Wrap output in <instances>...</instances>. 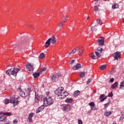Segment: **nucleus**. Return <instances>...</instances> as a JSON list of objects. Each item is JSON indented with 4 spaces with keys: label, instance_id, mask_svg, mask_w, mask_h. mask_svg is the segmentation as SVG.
Segmentation results:
<instances>
[{
    "label": "nucleus",
    "instance_id": "40",
    "mask_svg": "<svg viewBox=\"0 0 124 124\" xmlns=\"http://www.w3.org/2000/svg\"><path fill=\"white\" fill-rule=\"evenodd\" d=\"M47 68H46V67H42L41 68V69L40 70V71H42H42H46Z\"/></svg>",
    "mask_w": 124,
    "mask_h": 124
},
{
    "label": "nucleus",
    "instance_id": "11",
    "mask_svg": "<svg viewBox=\"0 0 124 124\" xmlns=\"http://www.w3.org/2000/svg\"><path fill=\"white\" fill-rule=\"evenodd\" d=\"M10 103H13L14 105H17L18 104V101H15V96H13L11 97Z\"/></svg>",
    "mask_w": 124,
    "mask_h": 124
},
{
    "label": "nucleus",
    "instance_id": "3",
    "mask_svg": "<svg viewBox=\"0 0 124 124\" xmlns=\"http://www.w3.org/2000/svg\"><path fill=\"white\" fill-rule=\"evenodd\" d=\"M51 42L52 44H56V42L57 41L56 40V36L55 35H53L51 38H49L45 43V47L46 48H48L49 46L51 45Z\"/></svg>",
    "mask_w": 124,
    "mask_h": 124
},
{
    "label": "nucleus",
    "instance_id": "53",
    "mask_svg": "<svg viewBox=\"0 0 124 124\" xmlns=\"http://www.w3.org/2000/svg\"><path fill=\"white\" fill-rule=\"evenodd\" d=\"M74 62H75V60H73L71 62V64H72L73 63H74Z\"/></svg>",
    "mask_w": 124,
    "mask_h": 124
},
{
    "label": "nucleus",
    "instance_id": "24",
    "mask_svg": "<svg viewBox=\"0 0 124 124\" xmlns=\"http://www.w3.org/2000/svg\"><path fill=\"white\" fill-rule=\"evenodd\" d=\"M54 93L56 94H58V97L60 96V94L62 93V92L61 91H59L58 89L54 91Z\"/></svg>",
    "mask_w": 124,
    "mask_h": 124
},
{
    "label": "nucleus",
    "instance_id": "15",
    "mask_svg": "<svg viewBox=\"0 0 124 124\" xmlns=\"http://www.w3.org/2000/svg\"><path fill=\"white\" fill-rule=\"evenodd\" d=\"M40 74H42V71H40L38 73H35L33 74V76L34 77V78H37L39 77V75Z\"/></svg>",
    "mask_w": 124,
    "mask_h": 124
},
{
    "label": "nucleus",
    "instance_id": "52",
    "mask_svg": "<svg viewBox=\"0 0 124 124\" xmlns=\"http://www.w3.org/2000/svg\"><path fill=\"white\" fill-rule=\"evenodd\" d=\"M109 82L113 83L114 82V78H111L110 79Z\"/></svg>",
    "mask_w": 124,
    "mask_h": 124
},
{
    "label": "nucleus",
    "instance_id": "48",
    "mask_svg": "<svg viewBox=\"0 0 124 124\" xmlns=\"http://www.w3.org/2000/svg\"><path fill=\"white\" fill-rule=\"evenodd\" d=\"M91 31H96V28L94 27H92L91 28Z\"/></svg>",
    "mask_w": 124,
    "mask_h": 124
},
{
    "label": "nucleus",
    "instance_id": "10",
    "mask_svg": "<svg viewBox=\"0 0 124 124\" xmlns=\"http://www.w3.org/2000/svg\"><path fill=\"white\" fill-rule=\"evenodd\" d=\"M98 43H99V46L103 45L104 44V38L103 37H100L97 40Z\"/></svg>",
    "mask_w": 124,
    "mask_h": 124
},
{
    "label": "nucleus",
    "instance_id": "4",
    "mask_svg": "<svg viewBox=\"0 0 124 124\" xmlns=\"http://www.w3.org/2000/svg\"><path fill=\"white\" fill-rule=\"evenodd\" d=\"M67 19H68V17L66 16H64L63 17L62 20L60 21V22L59 23V24H58L59 29H60V30L62 29L63 26V24L66 22V21H67Z\"/></svg>",
    "mask_w": 124,
    "mask_h": 124
},
{
    "label": "nucleus",
    "instance_id": "61",
    "mask_svg": "<svg viewBox=\"0 0 124 124\" xmlns=\"http://www.w3.org/2000/svg\"><path fill=\"white\" fill-rule=\"evenodd\" d=\"M30 27H31V28H32V26L31 25H30Z\"/></svg>",
    "mask_w": 124,
    "mask_h": 124
},
{
    "label": "nucleus",
    "instance_id": "31",
    "mask_svg": "<svg viewBox=\"0 0 124 124\" xmlns=\"http://www.w3.org/2000/svg\"><path fill=\"white\" fill-rule=\"evenodd\" d=\"M51 80H53V82H55V80H56V76H54V74H52L51 76Z\"/></svg>",
    "mask_w": 124,
    "mask_h": 124
},
{
    "label": "nucleus",
    "instance_id": "1",
    "mask_svg": "<svg viewBox=\"0 0 124 124\" xmlns=\"http://www.w3.org/2000/svg\"><path fill=\"white\" fill-rule=\"evenodd\" d=\"M42 100H43L44 102V104L45 105H52L54 103V100L52 98L51 96H47V97L43 96L41 97Z\"/></svg>",
    "mask_w": 124,
    "mask_h": 124
},
{
    "label": "nucleus",
    "instance_id": "26",
    "mask_svg": "<svg viewBox=\"0 0 124 124\" xmlns=\"http://www.w3.org/2000/svg\"><path fill=\"white\" fill-rule=\"evenodd\" d=\"M102 50H103L102 48L99 47L96 49L95 52H97L98 53H102Z\"/></svg>",
    "mask_w": 124,
    "mask_h": 124
},
{
    "label": "nucleus",
    "instance_id": "34",
    "mask_svg": "<svg viewBox=\"0 0 124 124\" xmlns=\"http://www.w3.org/2000/svg\"><path fill=\"white\" fill-rule=\"evenodd\" d=\"M44 57H45V54H44V53H42L40 54L39 58V59H43V58H44Z\"/></svg>",
    "mask_w": 124,
    "mask_h": 124
},
{
    "label": "nucleus",
    "instance_id": "20",
    "mask_svg": "<svg viewBox=\"0 0 124 124\" xmlns=\"http://www.w3.org/2000/svg\"><path fill=\"white\" fill-rule=\"evenodd\" d=\"M72 101H73V99L69 98H67L65 100V102H66V103H71Z\"/></svg>",
    "mask_w": 124,
    "mask_h": 124
},
{
    "label": "nucleus",
    "instance_id": "49",
    "mask_svg": "<svg viewBox=\"0 0 124 124\" xmlns=\"http://www.w3.org/2000/svg\"><path fill=\"white\" fill-rule=\"evenodd\" d=\"M91 110H97V108H94V107H92L91 108Z\"/></svg>",
    "mask_w": 124,
    "mask_h": 124
},
{
    "label": "nucleus",
    "instance_id": "43",
    "mask_svg": "<svg viewBox=\"0 0 124 124\" xmlns=\"http://www.w3.org/2000/svg\"><path fill=\"white\" fill-rule=\"evenodd\" d=\"M92 80H93V79H92V78H89V79H88V81H87V85H89V83H91V82H92Z\"/></svg>",
    "mask_w": 124,
    "mask_h": 124
},
{
    "label": "nucleus",
    "instance_id": "50",
    "mask_svg": "<svg viewBox=\"0 0 124 124\" xmlns=\"http://www.w3.org/2000/svg\"><path fill=\"white\" fill-rule=\"evenodd\" d=\"M47 96H50V93L47 92L46 93V97H47Z\"/></svg>",
    "mask_w": 124,
    "mask_h": 124
},
{
    "label": "nucleus",
    "instance_id": "16",
    "mask_svg": "<svg viewBox=\"0 0 124 124\" xmlns=\"http://www.w3.org/2000/svg\"><path fill=\"white\" fill-rule=\"evenodd\" d=\"M6 121H7V117H4L3 116H1L0 117V122H4V123H6Z\"/></svg>",
    "mask_w": 124,
    "mask_h": 124
},
{
    "label": "nucleus",
    "instance_id": "38",
    "mask_svg": "<svg viewBox=\"0 0 124 124\" xmlns=\"http://www.w3.org/2000/svg\"><path fill=\"white\" fill-rule=\"evenodd\" d=\"M57 90L60 92H61V93H62V92H63V87H59Z\"/></svg>",
    "mask_w": 124,
    "mask_h": 124
},
{
    "label": "nucleus",
    "instance_id": "8",
    "mask_svg": "<svg viewBox=\"0 0 124 124\" xmlns=\"http://www.w3.org/2000/svg\"><path fill=\"white\" fill-rule=\"evenodd\" d=\"M113 57L115 58V60H118L119 58H121V53L117 51L113 54Z\"/></svg>",
    "mask_w": 124,
    "mask_h": 124
},
{
    "label": "nucleus",
    "instance_id": "12",
    "mask_svg": "<svg viewBox=\"0 0 124 124\" xmlns=\"http://www.w3.org/2000/svg\"><path fill=\"white\" fill-rule=\"evenodd\" d=\"M81 67H82V66H81V64L77 63L73 66V70H78V69H80Z\"/></svg>",
    "mask_w": 124,
    "mask_h": 124
},
{
    "label": "nucleus",
    "instance_id": "33",
    "mask_svg": "<svg viewBox=\"0 0 124 124\" xmlns=\"http://www.w3.org/2000/svg\"><path fill=\"white\" fill-rule=\"evenodd\" d=\"M105 68H106V65H101L100 67V70H104V69H105Z\"/></svg>",
    "mask_w": 124,
    "mask_h": 124
},
{
    "label": "nucleus",
    "instance_id": "57",
    "mask_svg": "<svg viewBox=\"0 0 124 124\" xmlns=\"http://www.w3.org/2000/svg\"><path fill=\"white\" fill-rule=\"evenodd\" d=\"M90 19V16H88L87 18V20H89Z\"/></svg>",
    "mask_w": 124,
    "mask_h": 124
},
{
    "label": "nucleus",
    "instance_id": "22",
    "mask_svg": "<svg viewBox=\"0 0 124 124\" xmlns=\"http://www.w3.org/2000/svg\"><path fill=\"white\" fill-rule=\"evenodd\" d=\"M95 54L97 57V60H98V59H99V58H100V57L101 56V53L100 52H97L95 51Z\"/></svg>",
    "mask_w": 124,
    "mask_h": 124
},
{
    "label": "nucleus",
    "instance_id": "9",
    "mask_svg": "<svg viewBox=\"0 0 124 124\" xmlns=\"http://www.w3.org/2000/svg\"><path fill=\"white\" fill-rule=\"evenodd\" d=\"M71 108V106L69 104L65 105L63 106V110L65 112H68L70 108Z\"/></svg>",
    "mask_w": 124,
    "mask_h": 124
},
{
    "label": "nucleus",
    "instance_id": "55",
    "mask_svg": "<svg viewBox=\"0 0 124 124\" xmlns=\"http://www.w3.org/2000/svg\"><path fill=\"white\" fill-rule=\"evenodd\" d=\"M3 113H4V112H3L2 111L0 112V115H3Z\"/></svg>",
    "mask_w": 124,
    "mask_h": 124
},
{
    "label": "nucleus",
    "instance_id": "36",
    "mask_svg": "<svg viewBox=\"0 0 124 124\" xmlns=\"http://www.w3.org/2000/svg\"><path fill=\"white\" fill-rule=\"evenodd\" d=\"M79 75H80V77H84V76H85V75H86V74L84 72H80L79 73Z\"/></svg>",
    "mask_w": 124,
    "mask_h": 124
},
{
    "label": "nucleus",
    "instance_id": "13",
    "mask_svg": "<svg viewBox=\"0 0 124 124\" xmlns=\"http://www.w3.org/2000/svg\"><path fill=\"white\" fill-rule=\"evenodd\" d=\"M44 105H42L41 106L39 107L36 110V113H39L40 112H42L44 110Z\"/></svg>",
    "mask_w": 124,
    "mask_h": 124
},
{
    "label": "nucleus",
    "instance_id": "32",
    "mask_svg": "<svg viewBox=\"0 0 124 124\" xmlns=\"http://www.w3.org/2000/svg\"><path fill=\"white\" fill-rule=\"evenodd\" d=\"M89 105L91 106V107H94V106H95V104H94V102H93L89 103Z\"/></svg>",
    "mask_w": 124,
    "mask_h": 124
},
{
    "label": "nucleus",
    "instance_id": "35",
    "mask_svg": "<svg viewBox=\"0 0 124 124\" xmlns=\"http://www.w3.org/2000/svg\"><path fill=\"white\" fill-rule=\"evenodd\" d=\"M124 87V80L121 82V84L120 85V89H123Z\"/></svg>",
    "mask_w": 124,
    "mask_h": 124
},
{
    "label": "nucleus",
    "instance_id": "25",
    "mask_svg": "<svg viewBox=\"0 0 124 124\" xmlns=\"http://www.w3.org/2000/svg\"><path fill=\"white\" fill-rule=\"evenodd\" d=\"M80 94V91H76L74 93V96H78Z\"/></svg>",
    "mask_w": 124,
    "mask_h": 124
},
{
    "label": "nucleus",
    "instance_id": "59",
    "mask_svg": "<svg viewBox=\"0 0 124 124\" xmlns=\"http://www.w3.org/2000/svg\"><path fill=\"white\" fill-rule=\"evenodd\" d=\"M94 1L97 2L98 1V0H94Z\"/></svg>",
    "mask_w": 124,
    "mask_h": 124
},
{
    "label": "nucleus",
    "instance_id": "45",
    "mask_svg": "<svg viewBox=\"0 0 124 124\" xmlns=\"http://www.w3.org/2000/svg\"><path fill=\"white\" fill-rule=\"evenodd\" d=\"M78 124H83V121L80 119L78 120Z\"/></svg>",
    "mask_w": 124,
    "mask_h": 124
},
{
    "label": "nucleus",
    "instance_id": "23",
    "mask_svg": "<svg viewBox=\"0 0 124 124\" xmlns=\"http://www.w3.org/2000/svg\"><path fill=\"white\" fill-rule=\"evenodd\" d=\"M90 58H92L93 60H95L96 59V56L94 55V53H93L90 54Z\"/></svg>",
    "mask_w": 124,
    "mask_h": 124
},
{
    "label": "nucleus",
    "instance_id": "58",
    "mask_svg": "<svg viewBox=\"0 0 124 124\" xmlns=\"http://www.w3.org/2000/svg\"><path fill=\"white\" fill-rule=\"evenodd\" d=\"M93 92L94 93H96V90H94Z\"/></svg>",
    "mask_w": 124,
    "mask_h": 124
},
{
    "label": "nucleus",
    "instance_id": "28",
    "mask_svg": "<svg viewBox=\"0 0 124 124\" xmlns=\"http://www.w3.org/2000/svg\"><path fill=\"white\" fill-rule=\"evenodd\" d=\"M3 115H4V116H12V113L11 112H4L3 113Z\"/></svg>",
    "mask_w": 124,
    "mask_h": 124
},
{
    "label": "nucleus",
    "instance_id": "6",
    "mask_svg": "<svg viewBox=\"0 0 124 124\" xmlns=\"http://www.w3.org/2000/svg\"><path fill=\"white\" fill-rule=\"evenodd\" d=\"M77 48V51L78 52V55H79V56H80V57H81V56H82V55H83V53H84L83 52V50H84L83 49V47L82 46H77L76 47Z\"/></svg>",
    "mask_w": 124,
    "mask_h": 124
},
{
    "label": "nucleus",
    "instance_id": "29",
    "mask_svg": "<svg viewBox=\"0 0 124 124\" xmlns=\"http://www.w3.org/2000/svg\"><path fill=\"white\" fill-rule=\"evenodd\" d=\"M99 6H100L99 5H98V6H94V11H99V9L98 8Z\"/></svg>",
    "mask_w": 124,
    "mask_h": 124
},
{
    "label": "nucleus",
    "instance_id": "62",
    "mask_svg": "<svg viewBox=\"0 0 124 124\" xmlns=\"http://www.w3.org/2000/svg\"><path fill=\"white\" fill-rule=\"evenodd\" d=\"M123 22L124 23V19H123Z\"/></svg>",
    "mask_w": 124,
    "mask_h": 124
},
{
    "label": "nucleus",
    "instance_id": "18",
    "mask_svg": "<svg viewBox=\"0 0 124 124\" xmlns=\"http://www.w3.org/2000/svg\"><path fill=\"white\" fill-rule=\"evenodd\" d=\"M118 85H119V82H118V81H116L111 85V88L112 89H116V88H117V87L118 86Z\"/></svg>",
    "mask_w": 124,
    "mask_h": 124
},
{
    "label": "nucleus",
    "instance_id": "19",
    "mask_svg": "<svg viewBox=\"0 0 124 124\" xmlns=\"http://www.w3.org/2000/svg\"><path fill=\"white\" fill-rule=\"evenodd\" d=\"M33 116V113L31 112L30 114H29V122H32V117Z\"/></svg>",
    "mask_w": 124,
    "mask_h": 124
},
{
    "label": "nucleus",
    "instance_id": "7",
    "mask_svg": "<svg viewBox=\"0 0 124 124\" xmlns=\"http://www.w3.org/2000/svg\"><path fill=\"white\" fill-rule=\"evenodd\" d=\"M68 96V93L66 92H62L61 93V94H60V95H59V98H65L66 96Z\"/></svg>",
    "mask_w": 124,
    "mask_h": 124
},
{
    "label": "nucleus",
    "instance_id": "14",
    "mask_svg": "<svg viewBox=\"0 0 124 124\" xmlns=\"http://www.w3.org/2000/svg\"><path fill=\"white\" fill-rule=\"evenodd\" d=\"M104 96H105V94H102L100 95L99 97V99L101 102H103V101L105 100L106 98H107V96L105 97V98H104Z\"/></svg>",
    "mask_w": 124,
    "mask_h": 124
},
{
    "label": "nucleus",
    "instance_id": "41",
    "mask_svg": "<svg viewBox=\"0 0 124 124\" xmlns=\"http://www.w3.org/2000/svg\"><path fill=\"white\" fill-rule=\"evenodd\" d=\"M108 97H112V96H113V93L111 92L110 93H109L108 94Z\"/></svg>",
    "mask_w": 124,
    "mask_h": 124
},
{
    "label": "nucleus",
    "instance_id": "47",
    "mask_svg": "<svg viewBox=\"0 0 124 124\" xmlns=\"http://www.w3.org/2000/svg\"><path fill=\"white\" fill-rule=\"evenodd\" d=\"M109 104H110L109 103L105 104V105H104L105 108H107V107H108V105H109Z\"/></svg>",
    "mask_w": 124,
    "mask_h": 124
},
{
    "label": "nucleus",
    "instance_id": "27",
    "mask_svg": "<svg viewBox=\"0 0 124 124\" xmlns=\"http://www.w3.org/2000/svg\"><path fill=\"white\" fill-rule=\"evenodd\" d=\"M3 103L5 104L6 105L7 104H8V103H9V102H10V100L8 99H5L3 101Z\"/></svg>",
    "mask_w": 124,
    "mask_h": 124
},
{
    "label": "nucleus",
    "instance_id": "39",
    "mask_svg": "<svg viewBox=\"0 0 124 124\" xmlns=\"http://www.w3.org/2000/svg\"><path fill=\"white\" fill-rule=\"evenodd\" d=\"M97 23L99 25H102V20L100 19H97Z\"/></svg>",
    "mask_w": 124,
    "mask_h": 124
},
{
    "label": "nucleus",
    "instance_id": "30",
    "mask_svg": "<svg viewBox=\"0 0 124 124\" xmlns=\"http://www.w3.org/2000/svg\"><path fill=\"white\" fill-rule=\"evenodd\" d=\"M118 7L119 5L117 4H114L112 6V9H116V8H118Z\"/></svg>",
    "mask_w": 124,
    "mask_h": 124
},
{
    "label": "nucleus",
    "instance_id": "2",
    "mask_svg": "<svg viewBox=\"0 0 124 124\" xmlns=\"http://www.w3.org/2000/svg\"><path fill=\"white\" fill-rule=\"evenodd\" d=\"M19 71H20V69L18 68H14L13 70H12V69H10L6 71V74H7V75H8V76L13 75V76L16 77V76H17V73H18Z\"/></svg>",
    "mask_w": 124,
    "mask_h": 124
},
{
    "label": "nucleus",
    "instance_id": "5",
    "mask_svg": "<svg viewBox=\"0 0 124 124\" xmlns=\"http://www.w3.org/2000/svg\"><path fill=\"white\" fill-rule=\"evenodd\" d=\"M34 64L28 63L26 65V69L28 71H30L31 72H33V66H34Z\"/></svg>",
    "mask_w": 124,
    "mask_h": 124
},
{
    "label": "nucleus",
    "instance_id": "51",
    "mask_svg": "<svg viewBox=\"0 0 124 124\" xmlns=\"http://www.w3.org/2000/svg\"><path fill=\"white\" fill-rule=\"evenodd\" d=\"M13 123H14V124H18V120H14Z\"/></svg>",
    "mask_w": 124,
    "mask_h": 124
},
{
    "label": "nucleus",
    "instance_id": "17",
    "mask_svg": "<svg viewBox=\"0 0 124 124\" xmlns=\"http://www.w3.org/2000/svg\"><path fill=\"white\" fill-rule=\"evenodd\" d=\"M40 98H39V96H38V94L35 93V102L36 103H38L39 102Z\"/></svg>",
    "mask_w": 124,
    "mask_h": 124
},
{
    "label": "nucleus",
    "instance_id": "37",
    "mask_svg": "<svg viewBox=\"0 0 124 124\" xmlns=\"http://www.w3.org/2000/svg\"><path fill=\"white\" fill-rule=\"evenodd\" d=\"M20 94L21 96H22V97H25V96H26V93H25L24 91L20 93Z\"/></svg>",
    "mask_w": 124,
    "mask_h": 124
},
{
    "label": "nucleus",
    "instance_id": "56",
    "mask_svg": "<svg viewBox=\"0 0 124 124\" xmlns=\"http://www.w3.org/2000/svg\"><path fill=\"white\" fill-rule=\"evenodd\" d=\"M71 54H73L72 51L70 52L69 53V55H71Z\"/></svg>",
    "mask_w": 124,
    "mask_h": 124
},
{
    "label": "nucleus",
    "instance_id": "21",
    "mask_svg": "<svg viewBox=\"0 0 124 124\" xmlns=\"http://www.w3.org/2000/svg\"><path fill=\"white\" fill-rule=\"evenodd\" d=\"M111 114H112V112L111 111H105L104 112V115L106 117H109V116H110L111 115Z\"/></svg>",
    "mask_w": 124,
    "mask_h": 124
},
{
    "label": "nucleus",
    "instance_id": "54",
    "mask_svg": "<svg viewBox=\"0 0 124 124\" xmlns=\"http://www.w3.org/2000/svg\"><path fill=\"white\" fill-rule=\"evenodd\" d=\"M124 118L123 116H121L120 120H124Z\"/></svg>",
    "mask_w": 124,
    "mask_h": 124
},
{
    "label": "nucleus",
    "instance_id": "42",
    "mask_svg": "<svg viewBox=\"0 0 124 124\" xmlns=\"http://www.w3.org/2000/svg\"><path fill=\"white\" fill-rule=\"evenodd\" d=\"M62 76V75L61 74H57L56 75L55 77L56 78V79H58V78H59V77Z\"/></svg>",
    "mask_w": 124,
    "mask_h": 124
},
{
    "label": "nucleus",
    "instance_id": "44",
    "mask_svg": "<svg viewBox=\"0 0 124 124\" xmlns=\"http://www.w3.org/2000/svg\"><path fill=\"white\" fill-rule=\"evenodd\" d=\"M77 51V48H75V49H74L72 51V52L73 53V54H75V53H76Z\"/></svg>",
    "mask_w": 124,
    "mask_h": 124
},
{
    "label": "nucleus",
    "instance_id": "60",
    "mask_svg": "<svg viewBox=\"0 0 124 124\" xmlns=\"http://www.w3.org/2000/svg\"><path fill=\"white\" fill-rule=\"evenodd\" d=\"M112 124H116V122H113V123H112Z\"/></svg>",
    "mask_w": 124,
    "mask_h": 124
},
{
    "label": "nucleus",
    "instance_id": "46",
    "mask_svg": "<svg viewBox=\"0 0 124 124\" xmlns=\"http://www.w3.org/2000/svg\"><path fill=\"white\" fill-rule=\"evenodd\" d=\"M23 91L22 90L21 88H18L17 89V92H19L20 93H22Z\"/></svg>",
    "mask_w": 124,
    "mask_h": 124
}]
</instances>
